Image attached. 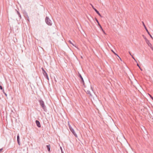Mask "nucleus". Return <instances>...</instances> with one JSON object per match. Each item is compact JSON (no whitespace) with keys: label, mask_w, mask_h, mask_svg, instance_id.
Listing matches in <instances>:
<instances>
[{"label":"nucleus","mask_w":153,"mask_h":153,"mask_svg":"<svg viewBox=\"0 0 153 153\" xmlns=\"http://www.w3.org/2000/svg\"><path fill=\"white\" fill-rule=\"evenodd\" d=\"M39 104L42 109L45 111H47V108L45 105L44 102L42 99L39 100Z\"/></svg>","instance_id":"obj_1"},{"label":"nucleus","mask_w":153,"mask_h":153,"mask_svg":"<svg viewBox=\"0 0 153 153\" xmlns=\"http://www.w3.org/2000/svg\"><path fill=\"white\" fill-rule=\"evenodd\" d=\"M45 21L46 24L49 25H51L52 23L51 20L47 16L45 19Z\"/></svg>","instance_id":"obj_2"},{"label":"nucleus","mask_w":153,"mask_h":153,"mask_svg":"<svg viewBox=\"0 0 153 153\" xmlns=\"http://www.w3.org/2000/svg\"><path fill=\"white\" fill-rule=\"evenodd\" d=\"M68 126H69V128L71 131L72 133L74 135V136L76 137H77V135L75 133L74 129L72 128V127H71V126H70V125L69 123L68 124Z\"/></svg>","instance_id":"obj_3"},{"label":"nucleus","mask_w":153,"mask_h":153,"mask_svg":"<svg viewBox=\"0 0 153 153\" xmlns=\"http://www.w3.org/2000/svg\"><path fill=\"white\" fill-rule=\"evenodd\" d=\"M42 73L44 76L48 80H49V79L47 74L43 68H42Z\"/></svg>","instance_id":"obj_4"},{"label":"nucleus","mask_w":153,"mask_h":153,"mask_svg":"<svg viewBox=\"0 0 153 153\" xmlns=\"http://www.w3.org/2000/svg\"><path fill=\"white\" fill-rule=\"evenodd\" d=\"M79 77L80 78L81 83L82 84H83L84 85H85V82H84V80L83 79L82 77V76L79 73Z\"/></svg>","instance_id":"obj_5"},{"label":"nucleus","mask_w":153,"mask_h":153,"mask_svg":"<svg viewBox=\"0 0 153 153\" xmlns=\"http://www.w3.org/2000/svg\"><path fill=\"white\" fill-rule=\"evenodd\" d=\"M36 123L37 126L39 128H40L41 127V126L40 123L39 121L38 120H36L35 121Z\"/></svg>","instance_id":"obj_6"},{"label":"nucleus","mask_w":153,"mask_h":153,"mask_svg":"<svg viewBox=\"0 0 153 153\" xmlns=\"http://www.w3.org/2000/svg\"><path fill=\"white\" fill-rule=\"evenodd\" d=\"M24 16L26 19L28 21H29V18L28 16L27 15V14L26 13H25L24 14Z\"/></svg>","instance_id":"obj_7"},{"label":"nucleus","mask_w":153,"mask_h":153,"mask_svg":"<svg viewBox=\"0 0 153 153\" xmlns=\"http://www.w3.org/2000/svg\"><path fill=\"white\" fill-rule=\"evenodd\" d=\"M146 43L148 45L150 48L152 47V44L149 41V40H147L146 42Z\"/></svg>","instance_id":"obj_8"},{"label":"nucleus","mask_w":153,"mask_h":153,"mask_svg":"<svg viewBox=\"0 0 153 153\" xmlns=\"http://www.w3.org/2000/svg\"><path fill=\"white\" fill-rule=\"evenodd\" d=\"M95 20H96V21H97V23L98 24V25L99 26L100 28L101 29V30H103V29H102L101 25L100 24L98 21L97 19H96V18H95Z\"/></svg>","instance_id":"obj_9"},{"label":"nucleus","mask_w":153,"mask_h":153,"mask_svg":"<svg viewBox=\"0 0 153 153\" xmlns=\"http://www.w3.org/2000/svg\"><path fill=\"white\" fill-rule=\"evenodd\" d=\"M17 141L18 142V143L19 145H20V139H19V134H18V135L17 136Z\"/></svg>","instance_id":"obj_10"},{"label":"nucleus","mask_w":153,"mask_h":153,"mask_svg":"<svg viewBox=\"0 0 153 153\" xmlns=\"http://www.w3.org/2000/svg\"><path fill=\"white\" fill-rule=\"evenodd\" d=\"M145 29L146 31H147V32L148 34H149V35L151 37V38L153 40V37L152 36V35L148 31V29H147V28L146 27V26H145Z\"/></svg>","instance_id":"obj_11"},{"label":"nucleus","mask_w":153,"mask_h":153,"mask_svg":"<svg viewBox=\"0 0 153 153\" xmlns=\"http://www.w3.org/2000/svg\"><path fill=\"white\" fill-rule=\"evenodd\" d=\"M94 10L96 12V13L100 17H102V16H101L100 14V13L96 9Z\"/></svg>","instance_id":"obj_12"},{"label":"nucleus","mask_w":153,"mask_h":153,"mask_svg":"<svg viewBox=\"0 0 153 153\" xmlns=\"http://www.w3.org/2000/svg\"><path fill=\"white\" fill-rule=\"evenodd\" d=\"M50 146H51L50 144L46 146L47 149L49 152H50Z\"/></svg>","instance_id":"obj_13"},{"label":"nucleus","mask_w":153,"mask_h":153,"mask_svg":"<svg viewBox=\"0 0 153 153\" xmlns=\"http://www.w3.org/2000/svg\"><path fill=\"white\" fill-rule=\"evenodd\" d=\"M16 11H17V14L18 15L20 19H21L22 18V17L19 12L18 11L16 10Z\"/></svg>","instance_id":"obj_14"},{"label":"nucleus","mask_w":153,"mask_h":153,"mask_svg":"<svg viewBox=\"0 0 153 153\" xmlns=\"http://www.w3.org/2000/svg\"><path fill=\"white\" fill-rule=\"evenodd\" d=\"M86 93L87 94H88L90 95V96H91V93L90 91L89 90H87V91H86Z\"/></svg>","instance_id":"obj_15"},{"label":"nucleus","mask_w":153,"mask_h":153,"mask_svg":"<svg viewBox=\"0 0 153 153\" xmlns=\"http://www.w3.org/2000/svg\"><path fill=\"white\" fill-rule=\"evenodd\" d=\"M68 42L71 44H72L73 46H75L72 43V42L71 40H69L68 41Z\"/></svg>","instance_id":"obj_16"},{"label":"nucleus","mask_w":153,"mask_h":153,"mask_svg":"<svg viewBox=\"0 0 153 153\" xmlns=\"http://www.w3.org/2000/svg\"><path fill=\"white\" fill-rule=\"evenodd\" d=\"M143 38L144 39H145V41H146V40H148L146 38V37L144 36V35H143Z\"/></svg>","instance_id":"obj_17"},{"label":"nucleus","mask_w":153,"mask_h":153,"mask_svg":"<svg viewBox=\"0 0 153 153\" xmlns=\"http://www.w3.org/2000/svg\"><path fill=\"white\" fill-rule=\"evenodd\" d=\"M90 5L92 6V8L94 10L96 8H94V6L91 4H90Z\"/></svg>","instance_id":"obj_18"},{"label":"nucleus","mask_w":153,"mask_h":153,"mask_svg":"<svg viewBox=\"0 0 153 153\" xmlns=\"http://www.w3.org/2000/svg\"><path fill=\"white\" fill-rule=\"evenodd\" d=\"M137 65L139 67V68L141 71H142V69L140 67V66L138 63H137Z\"/></svg>","instance_id":"obj_19"},{"label":"nucleus","mask_w":153,"mask_h":153,"mask_svg":"<svg viewBox=\"0 0 153 153\" xmlns=\"http://www.w3.org/2000/svg\"><path fill=\"white\" fill-rule=\"evenodd\" d=\"M149 95L150 96V97H151V99L153 101V97L150 94H149Z\"/></svg>","instance_id":"obj_20"},{"label":"nucleus","mask_w":153,"mask_h":153,"mask_svg":"<svg viewBox=\"0 0 153 153\" xmlns=\"http://www.w3.org/2000/svg\"><path fill=\"white\" fill-rule=\"evenodd\" d=\"M0 89L1 90H3L2 87L1 85H0Z\"/></svg>","instance_id":"obj_21"},{"label":"nucleus","mask_w":153,"mask_h":153,"mask_svg":"<svg viewBox=\"0 0 153 153\" xmlns=\"http://www.w3.org/2000/svg\"><path fill=\"white\" fill-rule=\"evenodd\" d=\"M131 56L132 57V58L135 61H136L134 57L133 56V55H132V56Z\"/></svg>","instance_id":"obj_22"},{"label":"nucleus","mask_w":153,"mask_h":153,"mask_svg":"<svg viewBox=\"0 0 153 153\" xmlns=\"http://www.w3.org/2000/svg\"><path fill=\"white\" fill-rule=\"evenodd\" d=\"M2 150H3L2 148L0 149V153L2 151Z\"/></svg>","instance_id":"obj_23"},{"label":"nucleus","mask_w":153,"mask_h":153,"mask_svg":"<svg viewBox=\"0 0 153 153\" xmlns=\"http://www.w3.org/2000/svg\"><path fill=\"white\" fill-rule=\"evenodd\" d=\"M129 52V54H130V55L131 56H132V55L131 54V53L129 51V52Z\"/></svg>","instance_id":"obj_24"},{"label":"nucleus","mask_w":153,"mask_h":153,"mask_svg":"<svg viewBox=\"0 0 153 153\" xmlns=\"http://www.w3.org/2000/svg\"><path fill=\"white\" fill-rule=\"evenodd\" d=\"M102 32H103V33L105 34V33L104 31L103 30H103H102Z\"/></svg>","instance_id":"obj_25"},{"label":"nucleus","mask_w":153,"mask_h":153,"mask_svg":"<svg viewBox=\"0 0 153 153\" xmlns=\"http://www.w3.org/2000/svg\"><path fill=\"white\" fill-rule=\"evenodd\" d=\"M143 22V25H144V27L145 28V26H145V25H144V22Z\"/></svg>","instance_id":"obj_26"},{"label":"nucleus","mask_w":153,"mask_h":153,"mask_svg":"<svg viewBox=\"0 0 153 153\" xmlns=\"http://www.w3.org/2000/svg\"><path fill=\"white\" fill-rule=\"evenodd\" d=\"M112 51L113 52V53L116 55H117L120 58V57L116 53H115L113 51Z\"/></svg>","instance_id":"obj_27"},{"label":"nucleus","mask_w":153,"mask_h":153,"mask_svg":"<svg viewBox=\"0 0 153 153\" xmlns=\"http://www.w3.org/2000/svg\"><path fill=\"white\" fill-rule=\"evenodd\" d=\"M5 95L6 96H7V94H5Z\"/></svg>","instance_id":"obj_28"},{"label":"nucleus","mask_w":153,"mask_h":153,"mask_svg":"<svg viewBox=\"0 0 153 153\" xmlns=\"http://www.w3.org/2000/svg\"><path fill=\"white\" fill-rule=\"evenodd\" d=\"M3 91H4V89L3 90Z\"/></svg>","instance_id":"obj_29"}]
</instances>
